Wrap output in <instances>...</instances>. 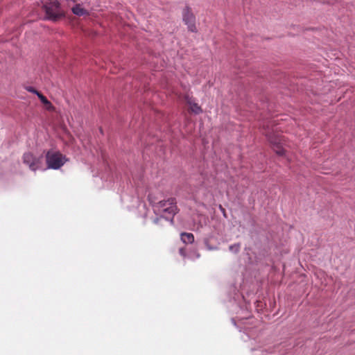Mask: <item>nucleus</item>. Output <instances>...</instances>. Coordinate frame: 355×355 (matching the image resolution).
<instances>
[{
  "label": "nucleus",
  "instance_id": "16",
  "mask_svg": "<svg viewBox=\"0 0 355 355\" xmlns=\"http://www.w3.org/2000/svg\"><path fill=\"white\" fill-rule=\"evenodd\" d=\"M158 220V218H157L156 220H155V223H157Z\"/></svg>",
  "mask_w": 355,
  "mask_h": 355
},
{
  "label": "nucleus",
  "instance_id": "15",
  "mask_svg": "<svg viewBox=\"0 0 355 355\" xmlns=\"http://www.w3.org/2000/svg\"><path fill=\"white\" fill-rule=\"evenodd\" d=\"M220 209L222 210V212H223L224 216H226L225 211V209L221 207V205L220 206Z\"/></svg>",
  "mask_w": 355,
  "mask_h": 355
},
{
  "label": "nucleus",
  "instance_id": "7",
  "mask_svg": "<svg viewBox=\"0 0 355 355\" xmlns=\"http://www.w3.org/2000/svg\"><path fill=\"white\" fill-rule=\"evenodd\" d=\"M185 103L188 105L189 108L191 111H197L198 110H201V107L198 106V103L196 102L195 99L193 98L192 96L189 95H186L184 96Z\"/></svg>",
  "mask_w": 355,
  "mask_h": 355
},
{
  "label": "nucleus",
  "instance_id": "8",
  "mask_svg": "<svg viewBox=\"0 0 355 355\" xmlns=\"http://www.w3.org/2000/svg\"><path fill=\"white\" fill-rule=\"evenodd\" d=\"M37 97L40 99L41 103L43 105L44 109L47 110H53L55 109L53 104L41 92L37 94Z\"/></svg>",
  "mask_w": 355,
  "mask_h": 355
},
{
  "label": "nucleus",
  "instance_id": "1",
  "mask_svg": "<svg viewBox=\"0 0 355 355\" xmlns=\"http://www.w3.org/2000/svg\"><path fill=\"white\" fill-rule=\"evenodd\" d=\"M277 125V123L276 121L271 119H267L261 123L263 130V133L268 138L273 150L277 155H284L285 150L282 148V144L284 140L283 137L277 133L280 130L279 128L276 127Z\"/></svg>",
  "mask_w": 355,
  "mask_h": 355
},
{
  "label": "nucleus",
  "instance_id": "12",
  "mask_svg": "<svg viewBox=\"0 0 355 355\" xmlns=\"http://www.w3.org/2000/svg\"><path fill=\"white\" fill-rule=\"evenodd\" d=\"M26 90L29 92H31L33 94H35L37 96V94H40V92H38L37 90H36L35 89H34L33 87H26Z\"/></svg>",
  "mask_w": 355,
  "mask_h": 355
},
{
  "label": "nucleus",
  "instance_id": "5",
  "mask_svg": "<svg viewBox=\"0 0 355 355\" xmlns=\"http://www.w3.org/2000/svg\"><path fill=\"white\" fill-rule=\"evenodd\" d=\"M182 20L191 32H196V17L191 8L186 6L182 10Z\"/></svg>",
  "mask_w": 355,
  "mask_h": 355
},
{
  "label": "nucleus",
  "instance_id": "4",
  "mask_svg": "<svg viewBox=\"0 0 355 355\" xmlns=\"http://www.w3.org/2000/svg\"><path fill=\"white\" fill-rule=\"evenodd\" d=\"M47 166L52 169H58L64 165L67 159L58 151H48L46 155Z\"/></svg>",
  "mask_w": 355,
  "mask_h": 355
},
{
  "label": "nucleus",
  "instance_id": "3",
  "mask_svg": "<svg viewBox=\"0 0 355 355\" xmlns=\"http://www.w3.org/2000/svg\"><path fill=\"white\" fill-rule=\"evenodd\" d=\"M42 3L48 19L57 20L64 15L57 0H43Z\"/></svg>",
  "mask_w": 355,
  "mask_h": 355
},
{
  "label": "nucleus",
  "instance_id": "13",
  "mask_svg": "<svg viewBox=\"0 0 355 355\" xmlns=\"http://www.w3.org/2000/svg\"><path fill=\"white\" fill-rule=\"evenodd\" d=\"M179 252L180 254L182 256V257H185L186 256V250L184 248H180V250H179Z\"/></svg>",
  "mask_w": 355,
  "mask_h": 355
},
{
  "label": "nucleus",
  "instance_id": "9",
  "mask_svg": "<svg viewBox=\"0 0 355 355\" xmlns=\"http://www.w3.org/2000/svg\"><path fill=\"white\" fill-rule=\"evenodd\" d=\"M71 10L74 15L78 16H83L89 14L88 11L79 3H77L72 7Z\"/></svg>",
  "mask_w": 355,
  "mask_h": 355
},
{
  "label": "nucleus",
  "instance_id": "11",
  "mask_svg": "<svg viewBox=\"0 0 355 355\" xmlns=\"http://www.w3.org/2000/svg\"><path fill=\"white\" fill-rule=\"evenodd\" d=\"M240 244H234L230 246V250L235 253L238 252L240 250Z\"/></svg>",
  "mask_w": 355,
  "mask_h": 355
},
{
  "label": "nucleus",
  "instance_id": "6",
  "mask_svg": "<svg viewBox=\"0 0 355 355\" xmlns=\"http://www.w3.org/2000/svg\"><path fill=\"white\" fill-rule=\"evenodd\" d=\"M24 163L28 165L32 171H36L40 167V158L35 157L31 153H24L23 156Z\"/></svg>",
  "mask_w": 355,
  "mask_h": 355
},
{
  "label": "nucleus",
  "instance_id": "10",
  "mask_svg": "<svg viewBox=\"0 0 355 355\" xmlns=\"http://www.w3.org/2000/svg\"><path fill=\"white\" fill-rule=\"evenodd\" d=\"M181 240L184 243H192L194 241V236L191 233L184 232L181 234Z\"/></svg>",
  "mask_w": 355,
  "mask_h": 355
},
{
  "label": "nucleus",
  "instance_id": "2",
  "mask_svg": "<svg viewBox=\"0 0 355 355\" xmlns=\"http://www.w3.org/2000/svg\"><path fill=\"white\" fill-rule=\"evenodd\" d=\"M155 211L164 217H168L166 216L168 214L173 220V216L178 212L175 198H171L166 200L159 201L155 205Z\"/></svg>",
  "mask_w": 355,
  "mask_h": 355
},
{
  "label": "nucleus",
  "instance_id": "14",
  "mask_svg": "<svg viewBox=\"0 0 355 355\" xmlns=\"http://www.w3.org/2000/svg\"><path fill=\"white\" fill-rule=\"evenodd\" d=\"M66 1L69 6L71 5V3H75L76 2V0H64Z\"/></svg>",
  "mask_w": 355,
  "mask_h": 355
}]
</instances>
